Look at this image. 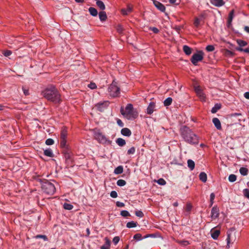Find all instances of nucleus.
I'll list each match as a JSON object with an SVG mask.
<instances>
[{
	"mask_svg": "<svg viewBox=\"0 0 249 249\" xmlns=\"http://www.w3.org/2000/svg\"><path fill=\"white\" fill-rule=\"evenodd\" d=\"M180 131L182 138L186 142L191 144H198L197 136L188 127H181Z\"/></svg>",
	"mask_w": 249,
	"mask_h": 249,
	"instance_id": "1",
	"label": "nucleus"
},
{
	"mask_svg": "<svg viewBox=\"0 0 249 249\" xmlns=\"http://www.w3.org/2000/svg\"><path fill=\"white\" fill-rule=\"evenodd\" d=\"M44 97L49 101L59 103L60 101V95L57 89L53 86H50L42 92Z\"/></svg>",
	"mask_w": 249,
	"mask_h": 249,
	"instance_id": "2",
	"label": "nucleus"
},
{
	"mask_svg": "<svg viewBox=\"0 0 249 249\" xmlns=\"http://www.w3.org/2000/svg\"><path fill=\"white\" fill-rule=\"evenodd\" d=\"M121 112L123 115L129 120L135 119L138 116V112L134 109L133 105L131 104L126 106L125 111L123 107H121Z\"/></svg>",
	"mask_w": 249,
	"mask_h": 249,
	"instance_id": "3",
	"label": "nucleus"
},
{
	"mask_svg": "<svg viewBox=\"0 0 249 249\" xmlns=\"http://www.w3.org/2000/svg\"><path fill=\"white\" fill-rule=\"evenodd\" d=\"M40 182L41 183V188L43 192L50 195L54 194L56 189L53 183L45 179H40Z\"/></svg>",
	"mask_w": 249,
	"mask_h": 249,
	"instance_id": "4",
	"label": "nucleus"
},
{
	"mask_svg": "<svg viewBox=\"0 0 249 249\" xmlns=\"http://www.w3.org/2000/svg\"><path fill=\"white\" fill-rule=\"evenodd\" d=\"M108 91L111 96L116 97L120 94V88L116 85V83L113 82L108 88Z\"/></svg>",
	"mask_w": 249,
	"mask_h": 249,
	"instance_id": "5",
	"label": "nucleus"
},
{
	"mask_svg": "<svg viewBox=\"0 0 249 249\" xmlns=\"http://www.w3.org/2000/svg\"><path fill=\"white\" fill-rule=\"evenodd\" d=\"M204 57V53L202 51H198L197 53H194L191 59V62L193 65L196 66L197 63L203 60Z\"/></svg>",
	"mask_w": 249,
	"mask_h": 249,
	"instance_id": "6",
	"label": "nucleus"
},
{
	"mask_svg": "<svg viewBox=\"0 0 249 249\" xmlns=\"http://www.w3.org/2000/svg\"><path fill=\"white\" fill-rule=\"evenodd\" d=\"M95 139L100 143L102 144H109L110 141L104 135L100 132H96L94 134Z\"/></svg>",
	"mask_w": 249,
	"mask_h": 249,
	"instance_id": "7",
	"label": "nucleus"
},
{
	"mask_svg": "<svg viewBox=\"0 0 249 249\" xmlns=\"http://www.w3.org/2000/svg\"><path fill=\"white\" fill-rule=\"evenodd\" d=\"M108 106V103L107 101L99 102L95 106L94 108L100 112H103L107 108Z\"/></svg>",
	"mask_w": 249,
	"mask_h": 249,
	"instance_id": "8",
	"label": "nucleus"
},
{
	"mask_svg": "<svg viewBox=\"0 0 249 249\" xmlns=\"http://www.w3.org/2000/svg\"><path fill=\"white\" fill-rule=\"evenodd\" d=\"M195 90L197 95L199 97L200 99L203 101H204L205 100V96L204 93H203L202 90L201 89L200 87L196 86L195 88Z\"/></svg>",
	"mask_w": 249,
	"mask_h": 249,
	"instance_id": "9",
	"label": "nucleus"
},
{
	"mask_svg": "<svg viewBox=\"0 0 249 249\" xmlns=\"http://www.w3.org/2000/svg\"><path fill=\"white\" fill-rule=\"evenodd\" d=\"M219 215V210L217 206H214L212 208L211 213V216L212 219H215L218 217Z\"/></svg>",
	"mask_w": 249,
	"mask_h": 249,
	"instance_id": "10",
	"label": "nucleus"
},
{
	"mask_svg": "<svg viewBox=\"0 0 249 249\" xmlns=\"http://www.w3.org/2000/svg\"><path fill=\"white\" fill-rule=\"evenodd\" d=\"M152 0L153 4L158 10L162 12H164L165 11L166 8L165 6L163 4L156 0Z\"/></svg>",
	"mask_w": 249,
	"mask_h": 249,
	"instance_id": "11",
	"label": "nucleus"
},
{
	"mask_svg": "<svg viewBox=\"0 0 249 249\" xmlns=\"http://www.w3.org/2000/svg\"><path fill=\"white\" fill-rule=\"evenodd\" d=\"M156 110V105L155 103L154 102H151L147 108V113L148 114H151L153 113V112Z\"/></svg>",
	"mask_w": 249,
	"mask_h": 249,
	"instance_id": "12",
	"label": "nucleus"
},
{
	"mask_svg": "<svg viewBox=\"0 0 249 249\" xmlns=\"http://www.w3.org/2000/svg\"><path fill=\"white\" fill-rule=\"evenodd\" d=\"M211 3L216 7H220L225 4L223 0H211Z\"/></svg>",
	"mask_w": 249,
	"mask_h": 249,
	"instance_id": "13",
	"label": "nucleus"
},
{
	"mask_svg": "<svg viewBox=\"0 0 249 249\" xmlns=\"http://www.w3.org/2000/svg\"><path fill=\"white\" fill-rule=\"evenodd\" d=\"M220 233V231L219 230H214L213 229L211 231V236L214 240L217 239Z\"/></svg>",
	"mask_w": 249,
	"mask_h": 249,
	"instance_id": "14",
	"label": "nucleus"
},
{
	"mask_svg": "<svg viewBox=\"0 0 249 249\" xmlns=\"http://www.w3.org/2000/svg\"><path fill=\"white\" fill-rule=\"evenodd\" d=\"M212 122L213 123L215 127L218 130H221V124L220 121L217 118H213L212 120Z\"/></svg>",
	"mask_w": 249,
	"mask_h": 249,
	"instance_id": "15",
	"label": "nucleus"
},
{
	"mask_svg": "<svg viewBox=\"0 0 249 249\" xmlns=\"http://www.w3.org/2000/svg\"><path fill=\"white\" fill-rule=\"evenodd\" d=\"M233 231L232 230L228 231H227V247L228 248L230 247L229 244L232 241L231 239V236L232 234Z\"/></svg>",
	"mask_w": 249,
	"mask_h": 249,
	"instance_id": "16",
	"label": "nucleus"
},
{
	"mask_svg": "<svg viewBox=\"0 0 249 249\" xmlns=\"http://www.w3.org/2000/svg\"><path fill=\"white\" fill-rule=\"evenodd\" d=\"M121 134L125 136L129 137L131 135V132L128 128H124L121 130Z\"/></svg>",
	"mask_w": 249,
	"mask_h": 249,
	"instance_id": "17",
	"label": "nucleus"
},
{
	"mask_svg": "<svg viewBox=\"0 0 249 249\" xmlns=\"http://www.w3.org/2000/svg\"><path fill=\"white\" fill-rule=\"evenodd\" d=\"M100 20L101 21H104L107 19V16L105 12L101 11L99 13Z\"/></svg>",
	"mask_w": 249,
	"mask_h": 249,
	"instance_id": "18",
	"label": "nucleus"
},
{
	"mask_svg": "<svg viewBox=\"0 0 249 249\" xmlns=\"http://www.w3.org/2000/svg\"><path fill=\"white\" fill-rule=\"evenodd\" d=\"M192 207H193V206L191 203H187L186 206L185 208L186 215H188L190 214V212L192 210Z\"/></svg>",
	"mask_w": 249,
	"mask_h": 249,
	"instance_id": "19",
	"label": "nucleus"
},
{
	"mask_svg": "<svg viewBox=\"0 0 249 249\" xmlns=\"http://www.w3.org/2000/svg\"><path fill=\"white\" fill-rule=\"evenodd\" d=\"M44 154L49 157L53 158L54 156L53 152L51 149L48 148L44 151Z\"/></svg>",
	"mask_w": 249,
	"mask_h": 249,
	"instance_id": "20",
	"label": "nucleus"
},
{
	"mask_svg": "<svg viewBox=\"0 0 249 249\" xmlns=\"http://www.w3.org/2000/svg\"><path fill=\"white\" fill-rule=\"evenodd\" d=\"M183 50L184 51V52L186 54V55H190L192 53V49L187 46V45H184L183 46Z\"/></svg>",
	"mask_w": 249,
	"mask_h": 249,
	"instance_id": "21",
	"label": "nucleus"
},
{
	"mask_svg": "<svg viewBox=\"0 0 249 249\" xmlns=\"http://www.w3.org/2000/svg\"><path fill=\"white\" fill-rule=\"evenodd\" d=\"M132 11V7L130 6H128L126 9H122V13L124 15H126L128 13L131 12Z\"/></svg>",
	"mask_w": 249,
	"mask_h": 249,
	"instance_id": "22",
	"label": "nucleus"
},
{
	"mask_svg": "<svg viewBox=\"0 0 249 249\" xmlns=\"http://www.w3.org/2000/svg\"><path fill=\"white\" fill-rule=\"evenodd\" d=\"M89 11L90 14L93 17H96L98 15V11L95 8L91 7H89Z\"/></svg>",
	"mask_w": 249,
	"mask_h": 249,
	"instance_id": "23",
	"label": "nucleus"
},
{
	"mask_svg": "<svg viewBox=\"0 0 249 249\" xmlns=\"http://www.w3.org/2000/svg\"><path fill=\"white\" fill-rule=\"evenodd\" d=\"M221 107V105L220 104H216L212 108L211 112L212 113H216L219 109Z\"/></svg>",
	"mask_w": 249,
	"mask_h": 249,
	"instance_id": "24",
	"label": "nucleus"
},
{
	"mask_svg": "<svg viewBox=\"0 0 249 249\" xmlns=\"http://www.w3.org/2000/svg\"><path fill=\"white\" fill-rule=\"evenodd\" d=\"M199 179L203 182H205L207 179V176L205 173L201 172L199 174Z\"/></svg>",
	"mask_w": 249,
	"mask_h": 249,
	"instance_id": "25",
	"label": "nucleus"
},
{
	"mask_svg": "<svg viewBox=\"0 0 249 249\" xmlns=\"http://www.w3.org/2000/svg\"><path fill=\"white\" fill-rule=\"evenodd\" d=\"M67 136V130L66 127H63L61 131L60 139H66Z\"/></svg>",
	"mask_w": 249,
	"mask_h": 249,
	"instance_id": "26",
	"label": "nucleus"
},
{
	"mask_svg": "<svg viewBox=\"0 0 249 249\" xmlns=\"http://www.w3.org/2000/svg\"><path fill=\"white\" fill-rule=\"evenodd\" d=\"M116 143L120 146H123L126 144V142L122 138H118L116 141Z\"/></svg>",
	"mask_w": 249,
	"mask_h": 249,
	"instance_id": "27",
	"label": "nucleus"
},
{
	"mask_svg": "<svg viewBox=\"0 0 249 249\" xmlns=\"http://www.w3.org/2000/svg\"><path fill=\"white\" fill-rule=\"evenodd\" d=\"M97 6L102 10H104L106 8V6L104 3V2L100 0H97L96 1Z\"/></svg>",
	"mask_w": 249,
	"mask_h": 249,
	"instance_id": "28",
	"label": "nucleus"
},
{
	"mask_svg": "<svg viewBox=\"0 0 249 249\" xmlns=\"http://www.w3.org/2000/svg\"><path fill=\"white\" fill-rule=\"evenodd\" d=\"M234 13V10H232L229 13V17H228V23L229 25L231 24V21L232 20V19L233 18Z\"/></svg>",
	"mask_w": 249,
	"mask_h": 249,
	"instance_id": "29",
	"label": "nucleus"
},
{
	"mask_svg": "<svg viewBox=\"0 0 249 249\" xmlns=\"http://www.w3.org/2000/svg\"><path fill=\"white\" fill-rule=\"evenodd\" d=\"M187 164L188 167L191 170H193L195 168V162L192 160H188L187 161Z\"/></svg>",
	"mask_w": 249,
	"mask_h": 249,
	"instance_id": "30",
	"label": "nucleus"
},
{
	"mask_svg": "<svg viewBox=\"0 0 249 249\" xmlns=\"http://www.w3.org/2000/svg\"><path fill=\"white\" fill-rule=\"evenodd\" d=\"M123 172V167L121 165L118 166L114 170V173L115 174L118 175L122 173Z\"/></svg>",
	"mask_w": 249,
	"mask_h": 249,
	"instance_id": "31",
	"label": "nucleus"
},
{
	"mask_svg": "<svg viewBox=\"0 0 249 249\" xmlns=\"http://www.w3.org/2000/svg\"><path fill=\"white\" fill-rule=\"evenodd\" d=\"M239 172L242 175L246 176L248 174V169L245 167H241Z\"/></svg>",
	"mask_w": 249,
	"mask_h": 249,
	"instance_id": "32",
	"label": "nucleus"
},
{
	"mask_svg": "<svg viewBox=\"0 0 249 249\" xmlns=\"http://www.w3.org/2000/svg\"><path fill=\"white\" fill-rule=\"evenodd\" d=\"M172 98L171 97H168L163 102L164 106L167 107L170 106L172 104Z\"/></svg>",
	"mask_w": 249,
	"mask_h": 249,
	"instance_id": "33",
	"label": "nucleus"
},
{
	"mask_svg": "<svg viewBox=\"0 0 249 249\" xmlns=\"http://www.w3.org/2000/svg\"><path fill=\"white\" fill-rule=\"evenodd\" d=\"M137 225V222H135L132 221L130 222H128L126 224V227L128 228H134V227H136Z\"/></svg>",
	"mask_w": 249,
	"mask_h": 249,
	"instance_id": "34",
	"label": "nucleus"
},
{
	"mask_svg": "<svg viewBox=\"0 0 249 249\" xmlns=\"http://www.w3.org/2000/svg\"><path fill=\"white\" fill-rule=\"evenodd\" d=\"M34 238H35V239L41 238V239H43L44 241H46L48 240V238L47 236L45 235L37 234L34 236Z\"/></svg>",
	"mask_w": 249,
	"mask_h": 249,
	"instance_id": "35",
	"label": "nucleus"
},
{
	"mask_svg": "<svg viewBox=\"0 0 249 249\" xmlns=\"http://www.w3.org/2000/svg\"><path fill=\"white\" fill-rule=\"evenodd\" d=\"M237 43L239 46V47H240V48H242V47L245 46L247 45V42H246L244 40H241V39L237 40Z\"/></svg>",
	"mask_w": 249,
	"mask_h": 249,
	"instance_id": "36",
	"label": "nucleus"
},
{
	"mask_svg": "<svg viewBox=\"0 0 249 249\" xmlns=\"http://www.w3.org/2000/svg\"><path fill=\"white\" fill-rule=\"evenodd\" d=\"M66 139H60V146L63 148H66L67 145L66 144Z\"/></svg>",
	"mask_w": 249,
	"mask_h": 249,
	"instance_id": "37",
	"label": "nucleus"
},
{
	"mask_svg": "<svg viewBox=\"0 0 249 249\" xmlns=\"http://www.w3.org/2000/svg\"><path fill=\"white\" fill-rule=\"evenodd\" d=\"M64 156L66 160H70L71 158V153L67 150L65 149L64 150Z\"/></svg>",
	"mask_w": 249,
	"mask_h": 249,
	"instance_id": "38",
	"label": "nucleus"
},
{
	"mask_svg": "<svg viewBox=\"0 0 249 249\" xmlns=\"http://www.w3.org/2000/svg\"><path fill=\"white\" fill-rule=\"evenodd\" d=\"M63 207L66 210H71L73 208V206L71 204L65 203L63 205Z\"/></svg>",
	"mask_w": 249,
	"mask_h": 249,
	"instance_id": "39",
	"label": "nucleus"
},
{
	"mask_svg": "<svg viewBox=\"0 0 249 249\" xmlns=\"http://www.w3.org/2000/svg\"><path fill=\"white\" fill-rule=\"evenodd\" d=\"M126 181L123 179H119L117 181V185L120 187L124 186L126 184Z\"/></svg>",
	"mask_w": 249,
	"mask_h": 249,
	"instance_id": "40",
	"label": "nucleus"
},
{
	"mask_svg": "<svg viewBox=\"0 0 249 249\" xmlns=\"http://www.w3.org/2000/svg\"><path fill=\"white\" fill-rule=\"evenodd\" d=\"M228 179L231 182H234L236 180V176L234 174H231L229 176Z\"/></svg>",
	"mask_w": 249,
	"mask_h": 249,
	"instance_id": "41",
	"label": "nucleus"
},
{
	"mask_svg": "<svg viewBox=\"0 0 249 249\" xmlns=\"http://www.w3.org/2000/svg\"><path fill=\"white\" fill-rule=\"evenodd\" d=\"M177 242L178 244H180L181 245H183L184 246H187V245L189 244V241H188L187 240H182V241H178H178H177Z\"/></svg>",
	"mask_w": 249,
	"mask_h": 249,
	"instance_id": "42",
	"label": "nucleus"
},
{
	"mask_svg": "<svg viewBox=\"0 0 249 249\" xmlns=\"http://www.w3.org/2000/svg\"><path fill=\"white\" fill-rule=\"evenodd\" d=\"M121 215L124 217H127V216H130V214L129 213V212L125 210L122 211L121 212Z\"/></svg>",
	"mask_w": 249,
	"mask_h": 249,
	"instance_id": "43",
	"label": "nucleus"
},
{
	"mask_svg": "<svg viewBox=\"0 0 249 249\" xmlns=\"http://www.w3.org/2000/svg\"><path fill=\"white\" fill-rule=\"evenodd\" d=\"M236 50L238 51H240V52L243 51L246 53H249V48L243 49L240 47H237V48H236Z\"/></svg>",
	"mask_w": 249,
	"mask_h": 249,
	"instance_id": "44",
	"label": "nucleus"
},
{
	"mask_svg": "<svg viewBox=\"0 0 249 249\" xmlns=\"http://www.w3.org/2000/svg\"><path fill=\"white\" fill-rule=\"evenodd\" d=\"M45 143L48 145H51L54 143V141L52 139H48L46 140Z\"/></svg>",
	"mask_w": 249,
	"mask_h": 249,
	"instance_id": "45",
	"label": "nucleus"
},
{
	"mask_svg": "<svg viewBox=\"0 0 249 249\" xmlns=\"http://www.w3.org/2000/svg\"><path fill=\"white\" fill-rule=\"evenodd\" d=\"M135 148L134 147H132L127 150V154H134L135 152Z\"/></svg>",
	"mask_w": 249,
	"mask_h": 249,
	"instance_id": "46",
	"label": "nucleus"
},
{
	"mask_svg": "<svg viewBox=\"0 0 249 249\" xmlns=\"http://www.w3.org/2000/svg\"><path fill=\"white\" fill-rule=\"evenodd\" d=\"M157 182L160 184V185H164L166 184V181L165 180L163 179V178H160L157 181Z\"/></svg>",
	"mask_w": 249,
	"mask_h": 249,
	"instance_id": "47",
	"label": "nucleus"
},
{
	"mask_svg": "<svg viewBox=\"0 0 249 249\" xmlns=\"http://www.w3.org/2000/svg\"><path fill=\"white\" fill-rule=\"evenodd\" d=\"M206 50L208 52H213L214 50V47L213 45H208L206 48Z\"/></svg>",
	"mask_w": 249,
	"mask_h": 249,
	"instance_id": "48",
	"label": "nucleus"
},
{
	"mask_svg": "<svg viewBox=\"0 0 249 249\" xmlns=\"http://www.w3.org/2000/svg\"><path fill=\"white\" fill-rule=\"evenodd\" d=\"M200 19L198 18H196L194 21V25L196 27H198L200 24Z\"/></svg>",
	"mask_w": 249,
	"mask_h": 249,
	"instance_id": "49",
	"label": "nucleus"
},
{
	"mask_svg": "<svg viewBox=\"0 0 249 249\" xmlns=\"http://www.w3.org/2000/svg\"><path fill=\"white\" fill-rule=\"evenodd\" d=\"M133 238L137 240H141L142 239V234L140 233H137L134 235Z\"/></svg>",
	"mask_w": 249,
	"mask_h": 249,
	"instance_id": "50",
	"label": "nucleus"
},
{
	"mask_svg": "<svg viewBox=\"0 0 249 249\" xmlns=\"http://www.w3.org/2000/svg\"><path fill=\"white\" fill-rule=\"evenodd\" d=\"M135 214L137 216L139 217H142L143 216V213L141 211H137L135 212Z\"/></svg>",
	"mask_w": 249,
	"mask_h": 249,
	"instance_id": "51",
	"label": "nucleus"
},
{
	"mask_svg": "<svg viewBox=\"0 0 249 249\" xmlns=\"http://www.w3.org/2000/svg\"><path fill=\"white\" fill-rule=\"evenodd\" d=\"M120 240V238L119 236H115L113 238L112 242L114 245H116Z\"/></svg>",
	"mask_w": 249,
	"mask_h": 249,
	"instance_id": "52",
	"label": "nucleus"
},
{
	"mask_svg": "<svg viewBox=\"0 0 249 249\" xmlns=\"http://www.w3.org/2000/svg\"><path fill=\"white\" fill-rule=\"evenodd\" d=\"M243 193L244 196L248 198L249 199V189H245L243 190Z\"/></svg>",
	"mask_w": 249,
	"mask_h": 249,
	"instance_id": "53",
	"label": "nucleus"
},
{
	"mask_svg": "<svg viewBox=\"0 0 249 249\" xmlns=\"http://www.w3.org/2000/svg\"><path fill=\"white\" fill-rule=\"evenodd\" d=\"M117 32L119 33V34H122L123 32V28L122 27V26L120 25H119L117 26Z\"/></svg>",
	"mask_w": 249,
	"mask_h": 249,
	"instance_id": "54",
	"label": "nucleus"
},
{
	"mask_svg": "<svg viewBox=\"0 0 249 249\" xmlns=\"http://www.w3.org/2000/svg\"><path fill=\"white\" fill-rule=\"evenodd\" d=\"M88 87L90 89H93L97 88L96 84L94 83H90L88 85Z\"/></svg>",
	"mask_w": 249,
	"mask_h": 249,
	"instance_id": "55",
	"label": "nucleus"
},
{
	"mask_svg": "<svg viewBox=\"0 0 249 249\" xmlns=\"http://www.w3.org/2000/svg\"><path fill=\"white\" fill-rule=\"evenodd\" d=\"M3 54L5 56L8 57L12 54V52L10 50H7L4 51Z\"/></svg>",
	"mask_w": 249,
	"mask_h": 249,
	"instance_id": "56",
	"label": "nucleus"
},
{
	"mask_svg": "<svg viewBox=\"0 0 249 249\" xmlns=\"http://www.w3.org/2000/svg\"><path fill=\"white\" fill-rule=\"evenodd\" d=\"M110 195L112 198H116L118 196L117 192L115 191H111Z\"/></svg>",
	"mask_w": 249,
	"mask_h": 249,
	"instance_id": "57",
	"label": "nucleus"
},
{
	"mask_svg": "<svg viewBox=\"0 0 249 249\" xmlns=\"http://www.w3.org/2000/svg\"><path fill=\"white\" fill-rule=\"evenodd\" d=\"M150 30L152 31L155 34H157L159 32V30L156 27H150Z\"/></svg>",
	"mask_w": 249,
	"mask_h": 249,
	"instance_id": "58",
	"label": "nucleus"
},
{
	"mask_svg": "<svg viewBox=\"0 0 249 249\" xmlns=\"http://www.w3.org/2000/svg\"><path fill=\"white\" fill-rule=\"evenodd\" d=\"M116 206L118 207H123L124 206V204L123 202L117 201L116 203Z\"/></svg>",
	"mask_w": 249,
	"mask_h": 249,
	"instance_id": "59",
	"label": "nucleus"
},
{
	"mask_svg": "<svg viewBox=\"0 0 249 249\" xmlns=\"http://www.w3.org/2000/svg\"><path fill=\"white\" fill-rule=\"evenodd\" d=\"M117 123L118 124V125H119L121 127H123L124 126V123L120 119H117Z\"/></svg>",
	"mask_w": 249,
	"mask_h": 249,
	"instance_id": "60",
	"label": "nucleus"
},
{
	"mask_svg": "<svg viewBox=\"0 0 249 249\" xmlns=\"http://www.w3.org/2000/svg\"><path fill=\"white\" fill-rule=\"evenodd\" d=\"M215 197V195L214 193H212L210 195V201L213 200Z\"/></svg>",
	"mask_w": 249,
	"mask_h": 249,
	"instance_id": "61",
	"label": "nucleus"
},
{
	"mask_svg": "<svg viewBox=\"0 0 249 249\" xmlns=\"http://www.w3.org/2000/svg\"><path fill=\"white\" fill-rule=\"evenodd\" d=\"M23 92L25 95H28L29 94V91L28 90L26 89H24V88H22Z\"/></svg>",
	"mask_w": 249,
	"mask_h": 249,
	"instance_id": "62",
	"label": "nucleus"
},
{
	"mask_svg": "<svg viewBox=\"0 0 249 249\" xmlns=\"http://www.w3.org/2000/svg\"><path fill=\"white\" fill-rule=\"evenodd\" d=\"M244 97L247 99H249V92H246L244 93Z\"/></svg>",
	"mask_w": 249,
	"mask_h": 249,
	"instance_id": "63",
	"label": "nucleus"
},
{
	"mask_svg": "<svg viewBox=\"0 0 249 249\" xmlns=\"http://www.w3.org/2000/svg\"><path fill=\"white\" fill-rule=\"evenodd\" d=\"M244 30L246 32L249 33V27L245 26L244 28Z\"/></svg>",
	"mask_w": 249,
	"mask_h": 249,
	"instance_id": "64",
	"label": "nucleus"
}]
</instances>
